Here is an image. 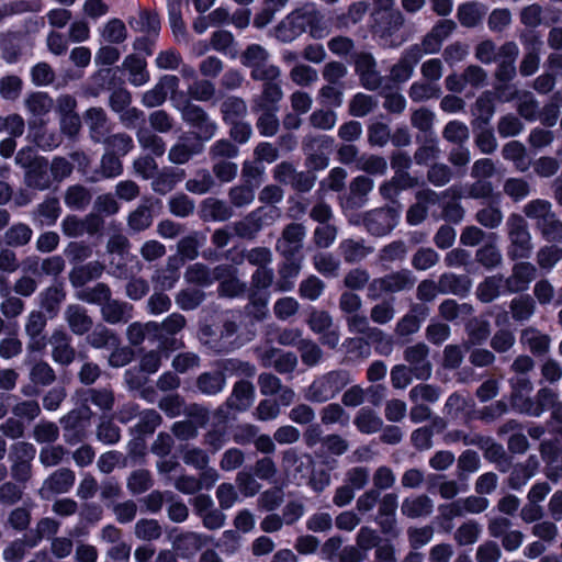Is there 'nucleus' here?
<instances>
[{
  "mask_svg": "<svg viewBox=\"0 0 562 562\" xmlns=\"http://www.w3.org/2000/svg\"><path fill=\"white\" fill-rule=\"evenodd\" d=\"M560 405L558 403V393L547 386L541 387L532 401V408L538 412L536 417L541 416L548 409H552L553 413Z\"/></svg>",
  "mask_w": 562,
  "mask_h": 562,
  "instance_id": "43",
  "label": "nucleus"
},
{
  "mask_svg": "<svg viewBox=\"0 0 562 562\" xmlns=\"http://www.w3.org/2000/svg\"><path fill=\"white\" fill-rule=\"evenodd\" d=\"M32 229L26 224L18 223L12 225L3 236L4 243L12 247L26 245L32 237Z\"/></svg>",
  "mask_w": 562,
  "mask_h": 562,
  "instance_id": "53",
  "label": "nucleus"
},
{
  "mask_svg": "<svg viewBox=\"0 0 562 562\" xmlns=\"http://www.w3.org/2000/svg\"><path fill=\"white\" fill-rule=\"evenodd\" d=\"M179 79L173 75L162 76L159 81L143 94L142 103L147 108H155L162 104L169 92L176 91Z\"/></svg>",
  "mask_w": 562,
  "mask_h": 562,
  "instance_id": "13",
  "label": "nucleus"
},
{
  "mask_svg": "<svg viewBox=\"0 0 562 562\" xmlns=\"http://www.w3.org/2000/svg\"><path fill=\"white\" fill-rule=\"evenodd\" d=\"M202 149L203 146L201 144L189 146L179 142L170 148L168 158L171 162L181 165L187 162L192 156L200 154Z\"/></svg>",
  "mask_w": 562,
  "mask_h": 562,
  "instance_id": "59",
  "label": "nucleus"
},
{
  "mask_svg": "<svg viewBox=\"0 0 562 562\" xmlns=\"http://www.w3.org/2000/svg\"><path fill=\"white\" fill-rule=\"evenodd\" d=\"M23 81L16 75H7L0 78V97L7 101H15L20 98Z\"/></svg>",
  "mask_w": 562,
  "mask_h": 562,
  "instance_id": "51",
  "label": "nucleus"
},
{
  "mask_svg": "<svg viewBox=\"0 0 562 562\" xmlns=\"http://www.w3.org/2000/svg\"><path fill=\"white\" fill-rule=\"evenodd\" d=\"M25 183L27 187L37 190L48 189L50 186V177L47 173L46 164H33L25 173Z\"/></svg>",
  "mask_w": 562,
  "mask_h": 562,
  "instance_id": "47",
  "label": "nucleus"
},
{
  "mask_svg": "<svg viewBox=\"0 0 562 562\" xmlns=\"http://www.w3.org/2000/svg\"><path fill=\"white\" fill-rule=\"evenodd\" d=\"M325 283L316 276H310L300 283L299 293L301 297L316 301L324 292Z\"/></svg>",
  "mask_w": 562,
  "mask_h": 562,
  "instance_id": "64",
  "label": "nucleus"
},
{
  "mask_svg": "<svg viewBox=\"0 0 562 562\" xmlns=\"http://www.w3.org/2000/svg\"><path fill=\"white\" fill-rule=\"evenodd\" d=\"M415 283L408 270L390 273L383 278L374 279L369 285V296L378 297L382 293H394L411 289Z\"/></svg>",
  "mask_w": 562,
  "mask_h": 562,
  "instance_id": "6",
  "label": "nucleus"
},
{
  "mask_svg": "<svg viewBox=\"0 0 562 562\" xmlns=\"http://www.w3.org/2000/svg\"><path fill=\"white\" fill-rule=\"evenodd\" d=\"M562 260V248L557 245L544 246L537 254V262L541 269L550 271Z\"/></svg>",
  "mask_w": 562,
  "mask_h": 562,
  "instance_id": "63",
  "label": "nucleus"
},
{
  "mask_svg": "<svg viewBox=\"0 0 562 562\" xmlns=\"http://www.w3.org/2000/svg\"><path fill=\"white\" fill-rule=\"evenodd\" d=\"M158 328L159 325L156 322H147L144 324L135 322L130 324L126 328V337L132 345L137 346L144 341L147 334L156 333Z\"/></svg>",
  "mask_w": 562,
  "mask_h": 562,
  "instance_id": "57",
  "label": "nucleus"
},
{
  "mask_svg": "<svg viewBox=\"0 0 562 562\" xmlns=\"http://www.w3.org/2000/svg\"><path fill=\"white\" fill-rule=\"evenodd\" d=\"M357 169L371 175H384L387 169V162L380 156L362 155L357 160Z\"/></svg>",
  "mask_w": 562,
  "mask_h": 562,
  "instance_id": "60",
  "label": "nucleus"
},
{
  "mask_svg": "<svg viewBox=\"0 0 562 562\" xmlns=\"http://www.w3.org/2000/svg\"><path fill=\"white\" fill-rule=\"evenodd\" d=\"M145 58L132 54L125 57L122 68L128 72V81L135 86L140 87L149 81V74L146 70Z\"/></svg>",
  "mask_w": 562,
  "mask_h": 562,
  "instance_id": "25",
  "label": "nucleus"
},
{
  "mask_svg": "<svg viewBox=\"0 0 562 562\" xmlns=\"http://www.w3.org/2000/svg\"><path fill=\"white\" fill-rule=\"evenodd\" d=\"M503 157L513 161L519 171H526L530 166V159L525 146L516 140L507 143L503 148Z\"/></svg>",
  "mask_w": 562,
  "mask_h": 562,
  "instance_id": "40",
  "label": "nucleus"
},
{
  "mask_svg": "<svg viewBox=\"0 0 562 562\" xmlns=\"http://www.w3.org/2000/svg\"><path fill=\"white\" fill-rule=\"evenodd\" d=\"M520 342L535 356L546 355L551 345V338L536 327H527L521 331Z\"/></svg>",
  "mask_w": 562,
  "mask_h": 562,
  "instance_id": "21",
  "label": "nucleus"
},
{
  "mask_svg": "<svg viewBox=\"0 0 562 562\" xmlns=\"http://www.w3.org/2000/svg\"><path fill=\"white\" fill-rule=\"evenodd\" d=\"M315 3H305L290 12L274 29V36L282 43H291L302 35L313 19Z\"/></svg>",
  "mask_w": 562,
  "mask_h": 562,
  "instance_id": "2",
  "label": "nucleus"
},
{
  "mask_svg": "<svg viewBox=\"0 0 562 562\" xmlns=\"http://www.w3.org/2000/svg\"><path fill=\"white\" fill-rule=\"evenodd\" d=\"M180 259L169 257L165 268L158 269L153 277L154 283L162 290H170L179 280Z\"/></svg>",
  "mask_w": 562,
  "mask_h": 562,
  "instance_id": "30",
  "label": "nucleus"
},
{
  "mask_svg": "<svg viewBox=\"0 0 562 562\" xmlns=\"http://www.w3.org/2000/svg\"><path fill=\"white\" fill-rule=\"evenodd\" d=\"M312 463L310 456H300L296 450L288 449L283 452L281 467L286 479L300 485L308 477Z\"/></svg>",
  "mask_w": 562,
  "mask_h": 562,
  "instance_id": "7",
  "label": "nucleus"
},
{
  "mask_svg": "<svg viewBox=\"0 0 562 562\" xmlns=\"http://www.w3.org/2000/svg\"><path fill=\"white\" fill-rule=\"evenodd\" d=\"M226 381L222 372H205L196 380L199 391L205 395H215L222 392Z\"/></svg>",
  "mask_w": 562,
  "mask_h": 562,
  "instance_id": "39",
  "label": "nucleus"
},
{
  "mask_svg": "<svg viewBox=\"0 0 562 562\" xmlns=\"http://www.w3.org/2000/svg\"><path fill=\"white\" fill-rule=\"evenodd\" d=\"M314 268L324 277L334 278L338 276L340 261L329 252H319L313 258Z\"/></svg>",
  "mask_w": 562,
  "mask_h": 562,
  "instance_id": "50",
  "label": "nucleus"
},
{
  "mask_svg": "<svg viewBox=\"0 0 562 562\" xmlns=\"http://www.w3.org/2000/svg\"><path fill=\"white\" fill-rule=\"evenodd\" d=\"M290 78L297 86L308 87L318 80V72L306 64L297 63L290 70Z\"/></svg>",
  "mask_w": 562,
  "mask_h": 562,
  "instance_id": "56",
  "label": "nucleus"
},
{
  "mask_svg": "<svg viewBox=\"0 0 562 562\" xmlns=\"http://www.w3.org/2000/svg\"><path fill=\"white\" fill-rule=\"evenodd\" d=\"M89 344L94 348L116 347L119 339L110 329L104 326H98L88 336Z\"/></svg>",
  "mask_w": 562,
  "mask_h": 562,
  "instance_id": "62",
  "label": "nucleus"
},
{
  "mask_svg": "<svg viewBox=\"0 0 562 562\" xmlns=\"http://www.w3.org/2000/svg\"><path fill=\"white\" fill-rule=\"evenodd\" d=\"M265 367H273L280 373H288L294 370L297 363L296 356L292 352L281 353L271 348L261 356Z\"/></svg>",
  "mask_w": 562,
  "mask_h": 562,
  "instance_id": "26",
  "label": "nucleus"
},
{
  "mask_svg": "<svg viewBox=\"0 0 562 562\" xmlns=\"http://www.w3.org/2000/svg\"><path fill=\"white\" fill-rule=\"evenodd\" d=\"M348 330L353 334H364L368 338L382 337V330L371 327L366 315L358 313L346 318Z\"/></svg>",
  "mask_w": 562,
  "mask_h": 562,
  "instance_id": "46",
  "label": "nucleus"
},
{
  "mask_svg": "<svg viewBox=\"0 0 562 562\" xmlns=\"http://www.w3.org/2000/svg\"><path fill=\"white\" fill-rule=\"evenodd\" d=\"M232 215V209L224 201L213 198L206 199L201 207V216L205 221L222 222L231 218Z\"/></svg>",
  "mask_w": 562,
  "mask_h": 562,
  "instance_id": "35",
  "label": "nucleus"
},
{
  "mask_svg": "<svg viewBox=\"0 0 562 562\" xmlns=\"http://www.w3.org/2000/svg\"><path fill=\"white\" fill-rule=\"evenodd\" d=\"M525 215L535 222L536 228L539 231L555 214L552 211V204L548 200L535 199L524 206Z\"/></svg>",
  "mask_w": 562,
  "mask_h": 562,
  "instance_id": "24",
  "label": "nucleus"
},
{
  "mask_svg": "<svg viewBox=\"0 0 562 562\" xmlns=\"http://www.w3.org/2000/svg\"><path fill=\"white\" fill-rule=\"evenodd\" d=\"M350 381L347 371H330L312 382L306 390L305 398L313 403H325L334 398Z\"/></svg>",
  "mask_w": 562,
  "mask_h": 562,
  "instance_id": "1",
  "label": "nucleus"
},
{
  "mask_svg": "<svg viewBox=\"0 0 562 562\" xmlns=\"http://www.w3.org/2000/svg\"><path fill=\"white\" fill-rule=\"evenodd\" d=\"M428 352L429 349L425 344H416L404 351V358L409 364L407 368L417 380H427L431 375L432 368L428 360Z\"/></svg>",
  "mask_w": 562,
  "mask_h": 562,
  "instance_id": "9",
  "label": "nucleus"
},
{
  "mask_svg": "<svg viewBox=\"0 0 562 562\" xmlns=\"http://www.w3.org/2000/svg\"><path fill=\"white\" fill-rule=\"evenodd\" d=\"M102 38L112 44H120L127 37L125 24L119 19L108 21L101 30Z\"/></svg>",
  "mask_w": 562,
  "mask_h": 562,
  "instance_id": "55",
  "label": "nucleus"
},
{
  "mask_svg": "<svg viewBox=\"0 0 562 562\" xmlns=\"http://www.w3.org/2000/svg\"><path fill=\"white\" fill-rule=\"evenodd\" d=\"M231 272L229 265H221L214 269H209L202 263H194L187 268L184 279L189 283H194L201 286H209L213 282L223 279Z\"/></svg>",
  "mask_w": 562,
  "mask_h": 562,
  "instance_id": "10",
  "label": "nucleus"
},
{
  "mask_svg": "<svg viewBox=\"0 0 562 562\" xmlns=\"http://www.w3.org/2000/svg\"><path fill=\"white\" fill-rule=\"evenodd\" d=\"M183 177L184 172L182 170H162L153 177L151 188L159 194H166L170 192Z\"/></svg>",
  "mask_w": 562,
  "mask_h": 562,
  "instance_id": "37",
  "label": "nucleus"
},
{
  "mask_svg": "<svg viewBox=\"0 0 562 562\" xmlns=\"http://www.w3.org/2000/svg\"><path fill=\"white\" fill-rule=\"evenodd\" d=\"M307 325L311 330L319 336V341L334 349L338 346L340 335L338 328L334 326L333 317L326 311L312 308Z\"/></svg>",
  "mask_w": 562,
  "mask_h": 562,
  "instance_id": "5",
  "label": "nucleus"
},
{
  "mask_svg": "<svg viewBox=\"0 0 562 562\" xmlns=\"http://www.w3.org/2000/svg\"><path fill=\"white\" fill-rule=\"evenodd\" d=\"M60 215L59 202L55 198L45 200L37 207V216L42 225L50 226L55 224Z\"/></svg>",
  "mask_w": 562,
  "mask_h": 562,
  "instance_id": "61",
  "label": "nucleus"
},
{
  "mask_svg": "<svg viewBox=\"0 0 562 562\" xmlns=\"http://www.w3.org/2000/svg\"><path fill=\"white\" fill-rule=\"evenodd\" d=\"M210 541L211 538L206 535L198 532H186L176 538L173 548L179 552L180 555L189 558L205 547Z\"/></svg>",
  "mask_w": 562,
  "mask_h": 562,
  "instance_id": "22",
  "label": "nucleus"
},
{
  "mask_svg": "<svg viewBox=\"0 0 562 562\" xmlns=\"http://www.w3.org/2000/svg\"><path fill=\"white\" fill-rule=\"evenodd\" d=\"M75 483V474L68 469H60L55 471L47 477L40 490L43 498H49L54 494L66 493Z\"/></svg>",
  "mask_w": 562,
  "mask_h": 562,
  "instance_id": "14",
  "label": "nucleus"
},
{
  "mask_svg": "<svg viewBox=\"0 0 562 562\" xmlns=\"http://www.w3.org/2000/svg\"><path fill=\"white\" fill-rule=\"evenodd\" d=\"M271 55L267 48L259 44H250L240 55V61L245 67L252 69L262 61H268Z\"/></svg>",
  "mask_w": 562,
  "mask_h": 562,
  "instance_id": "52",
  "label": "nucleus"
},
{
  "mask_svg": "<svg viewBox=\"0 0 562 562\" xmlns=\"http://www.w3.org/2000/svg\"><path fill=\"white\" fill-rule=\"evenodd\" d=\"M400 207H378L366 212L362 223L366 231L376 237L389 235L398 224L401 218Z\"/></svg>",
  "mask_w": 562,
  "mask_h": 562,
  "instance_id": "4",
  "label": "nucleus"
},
{
  "mask_svg": "<svg viewBox=\"0 0 562 562\" xmlns=\"http://www.w3.org/2000/svg\"><path fill=\"white\" fill-rule=\"evenodd\" d=\"M428 315V308L425 305H413L409 313L404 315L396 324V333L400 336H408L419 330L422 323Z\"/></svg>",
  "mask_w": 562,
  "mask_h": 562,
  "instance_id": "20",
  "label": "nucleus"
},
{
  "mask_svg": "<svg viewBox=\"0 0 562 562\" xmlns=\"http://www.w3.org/2000/svg\"><path fill=\"white\" fill-rule=\"evenodd\" d=\"M103 266L98 261L89 262L85 266L75 267L70 272V281L75 286H82L92 279L101 276Z\"/></svg>",
  "mask_w": 562,
  "mask_h": 562,
  "instance_id": "41",
  "label": "nucleus"
},
{
  "mask_svg": "<svg viewBox=\"0 0 562 562\" xmlns=\"http://www.w3.org/2000/svg\"><path fill=\"white\" fill-rule=\"evenodd\" d=\"M536 267L530 262L521 261L515 263L512 274L504 280L506 292L520 293L527 291L536 278Z\"/></svg>",
  "mask_w": 562,
  "mask_h": 562,
  "instance_id": "12",
  "label": "nucleus"
},
{
  "mask_svg": "<svg viewBox=\"0 0 562 562\" xmlns=\"http://www.w3.org/2000/svg\"><path fill=\"white\" fill-rule=\"evenodd\" d=\"M374 182L366 176H358L350 182V195L346 204L350 207H360L364 205L366 196L372 191Z\"/></svg>",
  "mask_w": 562,
  "mask_h": 562,
  "instance_id": "28",
  "label": "nucleus"
},
{
  "mask_svg": "<svg viewBox=\"0 0 562 562\" xmlns=\"http://www.w3.org/2000/svg\"><path fill=\"white\" fill-rule=\"evenodd\" d=\"M518 55V47L515 43H506L498 49V68L496 76L501 81L510 80L516 74L515 60Z\"/></svg>",
  "mask_w": 562,
  "mask_h": 562,
  "instance_id": "15",
  "label": "nucleus"
},
{
  "mask_svg": "<svg viewBox=\"0 0 562 562\" xmlns=\"http://www.w3.org/2000/svg\"><path fill=\"white\" fill-rule=\"evenodd\" d=\"M416 200L406 213V221L412 226L420 224L426 218L429 205L436 202V193L429 190L419 191Z\"/></svg>",
  "mask_w": 562,
  "mask_h": 562,
  "instance_id": "23",
  "label": "nucleus"
},
{
  "mask_svg": "<svg viewBox=\"0 0 562 562\" xmlns=\"http://www.w3.org/2000/svg\"><path fill=\"white\" fill-rule=\"evenodd\" d=\"M261 94L255 99L254 110H273L276 104L283 98L281 78L265 80Z\"/></svg>",
  "mask_w": 562,
  "mask_h": 562,
  "instance_id": "19",
  "label": "nucleus"
},
{
  "mask_svg": "<svg viewBox=\"0 0 562 562\" xmlns=\"http://www.w3.org/2000/svg\"><path fill=\"white\" fill-rule=\"evenodd\" d=\"M101 314L109 324L127 323L133 317V305L112 300L111 296L102 304Z\"/></svg>",
  "mask_w": 562,
  "mask_h": 562,
  "instance_id": "17",
  "label": "nucleus"
},
{
  "mask_svg": "<svg viewBox=\"0 0 562 562\" xmlns=\"http://www.w3.org/2000/svg\"><path fill=\"white\" fill-rule=\"evenodd\" d=\"M509 308L513 318L517 322L529 321L536 312V302L528 295H519L510 301Z\"/></svg>",
  "mask_w": 562,
  "mask_h": 562,
  "instance_id": "38",
  "label": "nucleus"
},
{
  "mask_svg": "<svg viewBox=\"0 0 562 562\" xmlns=\"http://www.w3.org/2000/svg\"><path fill=\"white\" fill-rule=\"evenodd\" d=\"M542 454L549 464L548 479L558 482L562 472V451L552 445H542Z\"/></svg>",
  "mask_w": 562,
  "mask_h": 562,
  "instance_id": "42",
  "label": "nucleus"
},
{
  "mask_svg": "<svg viewBox=\"0 0 562 562\" xmlns=\"http://www.w3.org/2000/svg\"><path fill=\"white\" fill-rule=\"evenodd\" d=\"M65 316L70 329L77 335H83L92 326V321L86 310L79 305L68 306Z\"/></svg>",
  "mask_w": 562,
  "mask_h": 562,
  "instance_id": "36",
  "label": "nucleus"
},
{
  "mask_svg": "<svg viewBox=\"0 0 562 562\" xmlns=\"http://www.w3.org/2000/svg\"><path fill=\"white\" fill-rule=\"evenodd\" d=\"M353 424L364 435L376 434L383 427L382 418L370 407L360 408L353 418Z\"/></svg>",
  "mask_w": 562,
  "mask_h": 562,
  "instance_id": "29",
  "label": "nucleus"
},
{
  "mask_svg": "<svg viewBox=\"0 0 562 562\" xmlns=\"http://www.w3.org/2000/svg\"><path fill=\"white\" fill-rule=\"evenodd\" d=\"M240 315L237 314H227L223 321V329L221 331V342L211 346L215 351H226L235 348L231 338L235 335L237 330V321Z\"/></svg>",
  "mask_w": 562,
  "mask_h": 562,
  "instance_id": "44",
  "label": "nucleus"
},
{
  "mask_svg": "<svg viewBox=\"0 0 562 562\" xmlns=\"http://www.w3.org/2000/svg\"><path fill=\"white\" fill-rule=\"evenodd\" d=\"M285 259L279 268V280L276 284L277 290L281 292H289L294 288L295 279L301 271V262L293 260V258Z\"/></svg>",
  "mask_w": 562,
  "mask_h": 562,
  "instance_id": "34",
  "label": "nucleus"
},
{
  "mask_svg": "<svg viewBox=\"0 0 562 562\" xmlns=\"http://www.w3.org/2000/svg\"><path fill=\"white\" fill-rule=\"evenodd\" d=\"M432 501L426 495L411 496L403 501L401 510L409 518L427 516L432 512Z\"/></svg>",
  "mask_w": 562,
  "mask_h": 562,
  "instance_id": "31",
  "label": "nucleus"
},
{
  "mask_svg": "<svg viewBox=\"0 0 562 562\" xmlns=\"http://www.w3.org/2000/svg\"><path fill=\"white\" fill-rule=\"evenodd\" d=\"M255 400V389L254 385L248 381H239L235 383L232 394L226 401L227 406L231 409H235L237 412H244L248 409Z\"/></svg>",
  "mask_w": 562,
  "mask_h": 562,
  "instance_id": "16",
  "label": "nucleus"
},
{
  "mask_svg": "<svg viewBox=\"0 0 562 562\" xmlns=\"http://www.w3.org/2000/svg\"><path fill=\"white\" fill-rule=\"evenodd\" d=\"M137 140L139 145L156 156H161L166 150V145L161 137L154 134L147 127H142L137 132Z\"/></svg>",
  "mask_w": 562,
  "mask_h": 562,
  "instance_id": "54",
  "label": "nucleus"
},
{
  "mask_svg": "<svg viewBox=\"0 0 562 562\" xmlns=\"http://www.w3.org/2000/svg\"><path fill=\"white\" fill-rule=\"evenodd\" d=\"M91 200L90 192L82 186H71L65 194V204L70 209L82 210Z\"/></svg>",
  "mask_w": 562,
  "mask_h": 562,
  "instance_id": "58",
  "label": "nucleus"
},
{
  "mask_svg": "<svg viewBox=\"0 0 562 562\" xmlns=\"http://www.w3.org/2000/svg\"><path fill=\"white\" fill-rule=\"evenodd\" d=\"M426 55L423 52L420 44H414L409 46L403 54L401 60L392 69L393 77H401L398 74L400 69H404V78H409L413 74L414 67L418 61Z\"/></svg>",
  "mask_w": 562,
  "mask_h": 562,
  "instance_id": "32",
  "label": "nucleus"
},
{
  "mask_svg": "<svg viewBox=\"0 0 562 562\" xmlns=\"http://www.w3.org/2000/svg\"><path fill=\"white\" fill-rule=\"evenodd\" d=\"M218 292L223 296L237 297L246 292L247 284L236 277V269L231 266V272L220 280Z\"/></svg>",
  "mask_w": 562,
  "mask_h": 562,
  "instance_id": "48",
  "label": "nucleus"
},
{
  "mask_svg": "<svg viewBox=\"0 0 562 562\" xmlns=\"http://www.w3.org/2000/svg\"><path fill=\"white\" fill-rule=\"evenodd\" d=\"M339 250L346 262L353 263L364 259L372 252V248L366 246L363 239H345L339 245Z\"/></svg>",
  "mask_w": 562,
  "mask_h": 562,
  "instance_id": "33",
  "label": "nucleus"
},
{
  "mask_svg": "<svg viewBox=\"0 0 562 562\" xmlns=\"http://www.w3.org/2000/svg\"><path fill=\"white\" fill-rule=\"evenodd\" d=\"M305 235L306 231L302 224L292 223L288 225L277 240V251L285 258H293L302 248Z\"/></svg>",
  "mask_w": 562,
  "mask_h": 562,
  "instance_id": "11",
  "label": "nucleus"
},
{
  "mask_svg": "<svg viewBox=\"0 0 562 562\" xmlns=\"http://www.w3.org/2000/svg\"><path fill=\"white\" fill-rule=\"evenodd\" d=\"M506 225L510 240L508 256L512 259L529 258L532 250V244L531 235L528 231L525 218L519 214H512L507 218Z\"/></svg>",
  "mask_w": 562,
  "mask_h": 562,
  "instance_id": "3",
  "label": "nucleus"
},
{
  "mask_svg": "<svg viewBox=\"0 0 562 562\" xmlns=\"http://www.w3.org/2000/svg\"><path fill=\"white\" fill-rule=\"evenodd\" d=\"M85 121L89 127L91 138L101 143L109 132L106 115L101 108H90L85 113Z\"/></svg>",
  "mask_w": 562,
  "mask_h": 562,
  "instance_id": "27",
  "label": "nucleus"
},
{
  "mask_svg": "<svg viewBox=\"0 0 562 562\" xmlns=\"http://www.w3.org/2000/svg\"><path fill=\"white\" fill-rule=\"evenodd\" d=\"M503 286L505 282L502 276L488 277L477 286V297L482 302L490 303L501 294Z\"/></svg>",
  "mask_w": 562,
  "mask_h": 562,
  "instance_id": "49",
  "label": "nucleus"
},
{
  "mask_svg": "<svg viewBox=\"0 0 562 562\" xmlns=\"http://www.w3.org/2000/svg\"><path fill=\"white\" fill-rule=\"evenodd\" d=\"M52 346V357L55 362L69 364L75 359V350L70 346V339L63 330H55L49 340Z\"/></svg>",
  "mask_w": 562,
  "mask_h": 562,
  "instance_id": "18",
  "label": "nucleus"
},
{
  "mask_svg": "<svg viewBox=\"0 0 562 562\" xmlns=\"http://www.w3.org/2000/svg\"><path fill=\"white\" fill-rule=\"evenodd\" d=\"M221 112L226 122L235 123L246 115L247 105L243 99L229 97L222 102Z\"/></svg>",
  "mask_w": 562,
  "mask_h": 562,
  "instance_id": "45",
  "label": "nucleus"
},
{
  "mask_svg": "<svg viewBox=\"0 0 562 562\" xmlns=\"http://www.w3.org/2000/svg\"><path fill=\"white\" fill-rule=\"evenodd\" d=\"M26 111L32 119L29 121L30 130L44 125V117L53 110L55 102L46 92L36 91L27 94L24 99Z\"/></svg>",
  "mask_w": 562,
  "mask_h": 562,
  "instance_id": "8",
  "label": "nucleus"
}]
</instances>
